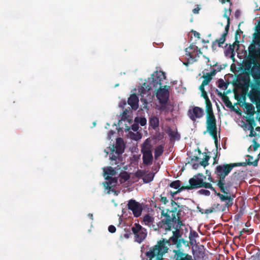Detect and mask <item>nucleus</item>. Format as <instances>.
Instances as JSON below:
<instances>
[{
  "instance_id": "nucleus-1",
  "label": "nucleus",
  "mask_w": 260,
  "mask_h": 260,
  "mask_svg": "<svg viewBox=\"0 0 260 260\" xmlns=\"http://www.w3.org/2000/svg\"><path fill=\"white\" fill-rule=\"evenodd\" d=\"M245 70L250 72L254 83L251 85V89L248 94L251 102L256 105L258 113L260 112V63L257 60L244 63Z\"/></svg>"
},
{
  "instance_id": "nucleus-2",
  "label": "nucleus",
  "mask_w": 260,
  "mask_h": 260,
  "mask_svg": "<svg viewBox=\"0 0 260 260\" xmlns=\"http://www.w3.org/2000/svg\"><path fill=\"white\" fill-rule=\"evenodd\" d=\"M171 204L172 206L171 210L168 209L165 211L162 207L161 216H164L165 218L160 221L157 224L159 228L164 229L166 231L171 230L173 226V220H175L177 217L181 215L182 211L179 205L174 200H171Z\"/></svg>"
},
{
  "instance_id": "nucleus-3",
  "label": "nucleus",
  "mask_w": 260,
  "mask_h": 260,
  "mask_svg": "<svg viewBox=\"0 0 260 260\" xmlns=\"http://www.w3.org/2000/svg\"><path fill=\"white\" fill-rule=\"evenodd\" d=\"M166 79L165 73L161 71H156L155 73L152 75V80L149 83H144L143 86L139 89L140 95L141 96V101L143 102L145 105L144 106L146 108L148 102L145 96L148 95L150 94V90H156L159 87L162 86L164 81Z\"/></svg>"
},
{
  "instance_id": "nucleus-4",
  "label": "nucleus",
  "mask_w": 260,
  "mask_h": 260,
  "mask_svg": "<svg viewBox=\"0 0 260 260\" xmlns=\"http://www.w3.org/2000/svg\"><path fill=\"white\" fill-rule=\"evenodd\" d=\"M206 177L202 173H198L189 179V185L182 186V189L192 190L195 188L204 187L215 191V188L210 183L205 182Z\"/></svg>"
},
{
  "instance_id": "nucleus-5",
  "label": "nucleus",
  "mask_w": 260,
  "mask_h": 260,
  "mask_svg": "<svg viewBox=\"0 0 260 260\" xmlns=\"http://www.w3.org/2000/svg\"><path fill=\"white\" fill-rule=\"evenodd\" d=\"M250 164L249 162L246 163H231L223 164L217 166L214 171L217 179L225 178L226 176L231 172L232 169L236 167H245L247 164ZM252 164V163H251Z\"/></svg>"
},
{
  "instance_id": "nucleus-6",
  "label": "nucleus",
  "mask_w": 260,
  "mask_h": 260,
  "mask_svg": "<svg viewBox=\"0 0 260 260\" xmlns=\"http://www.w3.org/2000/svg\"><path fill=\"white\" fill-rule=\"evenodd\" d=\"M168 248L165 245V240L159 241L157 244L150 248L149 251L146 252V255L151 260L156 256V260H163L162 255L167 253Z\"/></svg>"
},
{
  "instance_id": "nucleus-7",
  "label": "nucleus",
  "mask_w": 260,
  "mask_h": 260,
  "mask_svg": "<svg viewBox=\"0 0 260 260\" xmlns=\"http://www.w3.org/2000/svg\"><path fill=\"white\" fill-rule=\"evenodd\" d=\"M185 51L187 60L183 62V64L186 67L196 62L200 55L202 54L200 49L193 44H190L188 48H186Z\"/></svg>"
},
{
  "instance_id": "nucleus-8",
  "label": "nucleus",
  "mask_w": 260,
  "mask_h": 260,
  "mask_svg": "<svg viewBox=\"0 0 260 260\" xmlns=\"http://www.w3.org/2000/svg\"><path fill=\"white\" fill-rule=\"evenodd\" d=\"M124 144L123 139L121 138H118L116 140L115 145H112L111 148V152L110 158L111 161H112L111 163L112 165L118 164L117 159H119V156L124 152Z\"/></svg>"
},
{
  "instance_id": "nucleus-9",
  "label": "nucleus",
  "mask_w": 260,
  "mask_h": 260,
  "mask_svg": "<svg viewBox=\"0 0 260 260\" xmlns=\"http://www.w3.org/2000/svg\"><path fill=\"white\" fill-rule=\"evenodd\" d=\"M213 191L215 194L218 196L221 201L225 202L224 205H220V204H214L213 205V207L214 208V210H215V212L224 211H225L226 208H229L230 207L232 206L233 204V198L231 196H224L223 194L220 193V192H217L215 189V191Z\"/></svg>"
},
{
  "instance_id": "nucleus-10",
  "label": "nucleus",
  "mask_w": 260,
  "mask_h": 260,
  "mask_svg": "<svg viewBox=\"0 0 260 260\" xmlns=\"http://www.w3.org/2000/svg\"><path fill=\"white\" fill-rule=\"evenodd\" d=\"M131 231L134 235L136 242L141 243L147 236V231L139 223H135L132 227Z\"/></svg>"
},
{
  "instance_id": "nucleus-11",
  "label": "nucleus",
  "mask_w": 260,
  "mask_h": 260,
  "mask_svg": "<svg viewBox=\"0 0 260 260\" xmlns=\"http://www.w3.org/2000/svg\"><path fill=\"white\" fill-rule=\"evenodd\" d=\"M173 236L170 237L169 240L165 241V244H171V243H172V244L176 245L177 249H180L182 243L185 245H188L187 241L181 238V236L178 230L177 229L175 231L173 232Z\"/></svg>"
},
{
  "instance_id": "nucleus-12",
  "label": "nucleus",
  "mask_w": 260,
  "mask_h": 260,
  "mask_svg": "<svg viewBox=\"0 0 260 260\" xmlns=\"http://www.w3.org/2000/svg\"><path fill=\"white\" fill-rule=\"evenodd\" d=\"M168 87H169V86L164 85L154 90L156 92V97L161 104L166 105L169 100L170 94Z\"/></svg>"
},
{
  "instance_id": "nucleus-13",
  "label": "nucleus",
  "mask_w": 260,
  "mask_h": 260,
  "mask_svg": "<svg viewBox=\"0 0 260 260\" xmlns=\"http://www.w3.org/2000/svg\"><path fill=\"white\" fill-rule=\"evenodd\" d=\"M127 206L128 209L132 211L135 217H138L142 214L143 211L142 205L137 202L135 200H130Z\"/></svg>"
},
{
  "instance_id": "nucleus-14",
  "label": "nucleus",
  "mask_w": 260,
  "mask_h": 260,
  "mask_svg": "<svg viewBox=\"0 0 260 260\" xmlns=\"http://www.w3.org/2000/svg\"><path fill=\"white\" fill-rule=\"evenodd\" d=\"M216 183L220 191L224 193L223 195L231 196V188L233 184L231 181L226 182L225 178H223L217 179Z\"/></svg>"
},
{
  "instance_id": "nucleus-15",
  "label": "nucleus",
  "mask_w": 260,
  "mask_h": 260,
  "mask_svg": "<svg viewBox=\"0 0 260 260\" xmlns=\"http://www.w3.org/2000/svg\"><path fill=\"white\" fill-rule=\"evenodd\" d=\"M230 25V22L229 20L227 22V24L225 27V30L224 32L222 34L221 37L219 39H216L214 41L212 42V48L213 49H215L216 45H218L219 47H221L222 44H223L225 41V38L228 35V31L229 30V27Z\"/></svg>"
},
{
  "instance_id": "nucleus-16",
  "label": "nucleus",
  "mask_w": 260,
  "mask_h": 260,
  "mask_svg": "<svg viewBox=\"0 0 260 260\" xmlns=\"http://www.w3.org/2000/svg\"><path fill=\"white\" fill-rule=\"evenodd\" d=\"M206 127L209 133L217 131L216 120L214 114L207 115Z\"/></svg>"
},
{
  "instance_id": "nucleus-17",
  "label": "nucleus",
  "mask_w": 260,
  "mask_h": 260,
  "mask_svg": "<svg viewBox=\"0 0 260 260\" xmlns=\"http://www.w3.org/2000/svg\"><path fill=\"white\" fill-rule=\"evenodd\" d=\"M204 115V110L199 107H194L192 110H189L188 116L191 120L194 121L197 118H200Z\"/></svg>"
},
{
  "instance_id": "nucleus-18",
  "label": "nucleus",
  "mask_w": 260,
  "mask_h": 260,
  "mask_svg": "<svg viewBox=\"0 0 260 260\" xmlns=\"http://www.w3.org/2000/svg\"><path fill=\"white\" fill-rule=\"evenodd\" d=\"M173 252L174 260H193L191 255L184 252L181 249L174 250Z\"/></svg>"
},
{
  "instance_id": "nucleus-19",
  "label": "nucleus",
  "mask_w": 260,
  "mask_h": 260,
  "mask_svg": "<svg viewBox=\"0 0 260 260\" xmlns=\"http://www.w3.org/2000/svg\"><path fill=\"white\" fill-rule=\"evenodd\" d=\"M105 179L108 180V181L103 182V185L106 189L109 190L108 193H110V191L111 190L112 187L116 185L117 179L116 178H112L108 176Z\"/></svg>"
},
{
  "instance_id": "nucleus-20",
  "label": "nucleus",
  "mask_w": 260,
  "mask_h": 260,
  "mask_svg": "<svg viewBox=\"0 0 260 260\" xmlns=\"http://www.w3.org/2000/svg\"><path fill=\"white\" fill-rule=\"evenodd\" d=\"M139 99L135 94H132L128 99L127 103L134 110H137L138 108Z\"/></svg>"
},
{
  "instance_id": "nucleus-21",
  "label": "nucleus",
  "mask_w": 260,
  "mask_h": 260,
  "mask_svg": "<svg viewBox=\"0 0 260 260\" xmlns=\"http://www.w3.org/2000/svg\"><path fill=\"white\" fill-rule=\"evenodd\" d=\"M142 159L143 164L146 166H149L152 165L153 159L152 153H142Z\"/></svg>"
},
{
  "instance_id": "nucleus-22",
  "label": "nucleus",
  "mask_w": 260,
  "mask_h": 260,
  "mask_svg": "<svg viewBox=\"0 0 260 260\" xmlns=\"http://www.w3.org/2000/svg\"><path fill=\"white\" fill-rule=\"evenodd\" d=\"M217 94L221 98L222 102L227 107L231 108L233 110L236 111L233 106L232 102L230 101L229 97L226 96L224 93H222L221 92L218 91Z\"/></svg>"
},
{
  "instance_id": "nucleus-23",
  "label": "nucleus",
  "mask_w": 260,
  "mask_h": 260,
  "mask_svg": "<svg viewBox=\"0 0 260 260\" xmlns=\"http://www.w3.org/2000/svg\"><path fill=\"white\" fill-rule=\"evenodd\" d=\"M152 147L151 141L147 139L142 145L141 150L142 153L152 152Z\"/></svg>"
},
{
  "instance_id": "nucleus-24",
  "label": "nucleus",
  "mask_w": 260,
  "mask_h": 260,
  "mask_svg": "<svg viewBox=\"0 0 260 260\" xmlns=\"http://www.w3.org/2000/svg\"><path fill=\"white\" fill-rule=\"evenodd\" d=\"M260 51H251L249 52L247 56V59L245 61L244 63H247L251 62H254L255 60H257L259 52Z\"/></svg>"
},
{
  "instance_id": "nucleus-25",
  "label": "nucleus",
  "mask_w": 260,
  "mask_h": 260,
  "mask_svg": "<svg viewBox=\"0 0 260 260\" xmlns=\"http://www.w3.org/2000/svg\"><path fill=\"white\" fill-rule=\"evenodd\" d=\"M244 107L246 110L247 114L249 115L250 117L253 116L255 112L254 107L253 105L245 103L244 104Z\"/></svg>"
},
{
  "instance_id": "nucleus-26",
  "label": "nucleus",
  "mask_w": 260,
  "mask_h": 260,
  "mask_svg": "<svg viewBox=\"0 0 260 260\" xmlns=\"http://www.w3.org/2000/svg\"><path fill=\"white\" fill-rule=\"evenodd\" d=\"M159 122V118L156 116H152L149 118V125L154 129L158 126Z\"/></svg>"
},
{
  "instance_id": "nucleus-27",
  "label": "nucleus",
  "mask_w": 260,
  "mask_h": 260,
  "mask_svg": "<svg viewBox=\"0 0 260 260\" xmlns=\"http://www.w3.org/2000/svg\"><path fill=\"white\" fill-rule=\"evenodd\" d=\"M154 218L151 216L150 214L145 215L143 219V221L145 225L150 226L154 222Z\"/></svg>"
},
{
  "instance_id": "nucleus-28",
  "label": "nucleus",
  "mask_w": 260,
  "mask_h": 260,
  "mask_svg": "<svg viewBox=\"0 0 260 260\" xmlns=\"http://www.w3.org/2000/svg\"><path fill=\"white\" fill-rule=\"evenodd\" d=\"M164 146L160 145L155 147L154 151V158L156 160L164 152Z\"/></svg>"
},
{
  "instance_id": "nucleus-29",
  "label": "nucleus",
  "mask_w": 260,
  "mask_h": 260,
  "mask_svg": "<svg viewBox=\"0 0 260 260\" xmlns=\"http://www.w3.org/2000/svg\"><path fill=\"white\" fill-rule=\"evenodd\" d=\"M168 135L170 137L171 140H179L180 139V136L178 134V132L170 129L168 132Z\"/></svg>"
},
{
  "instance_id": "nucleus-30",
  "label": "nucleus",
  "mask_w": 260,
  "mask_h": 260,
  "mask_svg": "<svg viewBox=\"0 0 260 260\" xmlns=\"http://www.w3.org/2000/svg\"><path fill=\"white\" fill-rule=\"evenodd\" d=\"M248 124L245 125V127L246 129H254V126L256 125V123L253 117L252 118H248L246 120Z\"/></svg>"
},
{
  "instance_id": "nucleus-31",
  "label": "nucleus",
  "mask_w": 260,
  "mask_h": 260,
  "mask_svg": "<svg viewBox=\"0 0 260 260\" xmlns=\"http://www.w3.org/2000/svg\"><path fill=\"white\" fill-rule=\"evenodd\" d=\"M207 115L214 114L212 110V104L210 100L205 101Z\"/></svg>"
},
{
  "instance_id": "nucleus-32",
  "label": "nucleus",
  "mask_w": 260,
  "mask_h": 260,
  "mask_svg": "<svg viewBox=\"0 0 260 260\" xmlns=\"http://www.w3.org/2000/svg\"><path fill=\"white\" fill-rule=\"evenodd\" d=\"M198 236V234L196 232L190 231L189 235V239L191 245H193L194 242H196L195 239Z\"/></svg>"
},
{
  "instance_id": "nucleus-33",
  "label": "nucleus",
  "mask_w": 260,
  "mask_h": 260,
  "mask_svg": "<svg viewBox=\"0 0 260 260\" xmlns=\"http://www.w3.org/2000/svg\"><path fill=\"white\" fill-rule=\"evenodd\" d=\"M205 157L203 159V160L200 161V165L204 168L209 165L208 161L210 158V156L207 155V153L205 152Z\"/></svg>"
},
{
  "instance_id": "nucleus-34",
  "label": "nucleus",
  "mask_w": 260,
  "mask_h": 260,
  "mask_svg": "<svg viewBox=\"0 0 260 260\" xmlns=\"http://www.w3.org/2000/svg\"><path fill=\"white\" fill-rule=\"evenodd\" d=\"M154 175L152 173H148L144 176L143 180L144 183H148L153 180Z\"/></svg>"
},
{
  "instance_id": "nucleus-35",
  "label": "nucleus",
  "mask_w": 260,
  "mask_h": 260,
  "mask_svg": "<svg viewBox=\"0 0 260 260\" xmlns=\"http://www.w3.org/2000/svg\"><path fill=\"white\" fill-rule=\"evenodd\" d=\"M116 174V171L111 167H108L106 169L104 170V174L108 175L114 176Z\"/></svg>"
},
{
  "instance_id": "nucleus-36",
  "label": "nucleus",
  "mask_w": 260,
  "mask_h": 260,
  "mask_svg": "<svg viewBox=\"0 0 260 260\" xmlns=\"http://www.w3.org/2000/svg\"><path fill=\"white\" fill-rule=\"evenodd\" d=\"M247 156L248 157H249L248 159H246V161L245 162H242V163H246V162H249L250 163H252V164H247V165H249V166L252 165L253 166H256L257 165V160L256 159V160H254L253 161H251V160L253 159V157L249 155H247Z\"/></svg>"
},
{
  "instance_id": "nucleus-37",
  "label": "nucleus",
  "mask_w": 260,
  "mask_h": 260,
  "mask_svg": "<svg viewBox=\"0 0 260 260\" xmlns=\"http://www.w3.org/2000/svg\"><path fill=\"white\" fill-rule=\"evenodd\" d=\"M181 185L180 181L179 180H176L172 182L170 184V186L172 188H175V189H179L180 188Z\"/></svg>"
},
{
  "instance_id": "nucleus-38",
  "label": "nucleus",
  "mask_w": 260,
  "mask_h": 260,
  "mask_svg": "<svg viewBox=\"0 0 260 260\" xmlns=\"http://www.w3.org/2000/svg\"><path fill=\"white\" fill-rule=\"evenodd\" d=\"M203 78H204V80L202 82V83L205 85H208L210 81L212 80V78L209 76L207 73L206 75H204L203 76Z\"/></svg>"
},
{
  "instance_id": "nucleus-39",
  "label": "nucleus",
  "mask_w": 260,
  "mask_h": 260,
  "mask_svg": "<svg viewBox=\"0 0 260 260\" xmlns=\"http://www.w3.org/2000/svg\"><path fill=\"white\" fill-rule=\"evenodd\" d=\"M232 12V9L231 8H229L228 10L225 9L224 10V13L223 14V17L226 18L227 19V22H228L229 19V22H230V15H231Z\"/></svg>"
},
{
  "instance_id": "nucleus-40",
  "label": "nucleus",
  "mask_w": 260,
  "mask_h": 260,
  "mask_svg": "<svg viewBox=\"0 0 260 260\" xmlns=\"http://www.w3.org/2000/svg\"><path fill=\"white\" fill-rule=\"evenodd\" d=\"M220 156V153L218 152L217 151V149H215V155L213 157V165L217 164L218 163V158Z\"/></svg>"
},
{
  "instance_id": "nucleus-41",
  "label": "nucleus",
  "mask_w": 260,
  "mask_h": 260,
  "mask_svg": "<svg viewBox=\"0 0 260 260\" xmlns=\"http://www.w3.org/2000/svg\"><path fill=\"white\" fill-rule=\"evenodd\" d=\"M218 87L220 88H224L225 89L228 84L224 82V81L222 79H219L218 81Z\"/></svg>"
},
{
  "instance_id": "nucleus-42",
  "label": "nucleus",
  "mask_w": 260,
  "mask_h": 260,
  "mask_svg": "<svg viewBox=\"0 0 260 260\" xmlns=\"http://www.w3.org/2000/svg\"><path fill=\"white\" fill-rule=\"evenodd\" d=\"M174 223H177L178 225L180 228L182 225H183L182 221L181 220V218L180 216L177 217L175 220H173V224Z\"/></svg>"
},
{
  "instance_id": "nucleus-43",
  "label": "nucleus",
  "mask_w": 260,
  "mask_h": 260,
  "mask_svg": "<svg viewBox=\"0 0 260 260\" xmlns=\"http://www.w3.org/2000/svg\"><path fill=\"white\" fill-rule=\"evenodd\" d=\"M125 231L126 232V233L124 234L123 235H121L120 236V238L121 239H128L131 235H132V233H131V232L128 230H127V231H126V229H125Z\"/></svg>"
},
{
  "instance_id": "nucleus-44",
  "label": "nucleus",
  "mask_w": 260,
  "mask_h": 260,
  "mask_svg": "<svg viewBox=\"0 0 260 260\" xmlns=\"http://www.w3.org/2000/svg\"><path fill=\"white\" fill-rule=\"evenodd\" d=\"M252 143L253 151H256L257 149V148L260 146V144L257 142L256 139H253Z\"/></svg>"
},
{
  "instance_id": "nucleus-45",
  "label": "nucleus",
  "mask_w": 260,
  "mask_h": 260,
  "mask_svg": "<svg viewBox=\"0 0 260 260\" xmlns=\"http://www.w3.org/2000/svg\"><path fill=\"white\" fill-rule=\"evenodd\" d=\"M199 193L201 194L205 195L206 196H209L210 195V191L204 189L200 190L199 191Z\"/></svg>"
},
{
  "instance_id": "nucleus-46",
  "label": "nucleus",
  "mask_w": 260,
  "mask_h": 260,
  "mask_svg": "<svg viewBox=\"0 0 260 260\" xmlns=\"http://www.w3.org/2000/svg\"><path fill=\"white\" fill-rule=\"evenodd\" d=\"M248 51L251 52V51H260V50H257L256 49L255 46L254 44H250L248 47Z\"/></svg>"
},
{
  "instance_id": "nucleus-47",
  "label": "nucleus",
  "mask_w": 260,
  "mask_h": 260,
  "mask_svg": "<svg viewBox=\"0 0 260 260\" xmlns=\"http://www.w3.org/2000/svg\"><path fill=\"white\" fill-rule=\"evenodd\" d=\"M240 33H243V31L240 29L238 28V29L236 31L235 34V43H239V41L238 40V35H239Z\"/></svg>"
},
{
  "instance_id": "nucleus-48",
  "label": "nucleus",
  "mask_w": 260,
  "mask_h": 260,
  "mask_svg": "<svg viewBox=\"0 0 260 260\" xmlns=\"http://www.w3.org/2000/svg\"><path fill=\"white\" fill-rule=\"evenodd\" d=\"M241 80L244 82V84L246 85H248L249 83V78L248 77L247 78L246 77H244V76H242L241 77Z\"/></svg>"
},
{
  "instance_id": "nucleus-49",
  "label": "nucleus",
  "mask_w": 260,
  "mask_h": 260,
  "mask_svg": "<svg viewBox=\"0 0 260 260\" xmlns=\"http://www.w3.org/2000/svg\"><path fill=\"white\" fill-rule=\"evenodd\" d=\"M139 122L141 126H144L146 124L147 120L145 117H141L140 118Z\"/></svg>"
},
{
  "instance_id": "nucleus-50",
  "label": "nucleus",
  "mask_w": 260,
  "mask_h": 260,
  "mask_svg": "<svg viewBox=\"0 0 260 260\" xmlns=\"http://www.w3.org/2000/svg\"><path fill=\"white\" fill-rule=\"evenodd\" d=\"M217 130L209 133L210 135L212 137L214 141L218 140L217 136Z\"/></svg>"
},
{
  "instance_id": "nucleus-51",
  "label": "nucleus",
  "mask_w": 260,
  "mask_h": 260,
  "mask_svg": "<svg viewBox=\"0 0 260 260\" xmlns=\"http://www.w3.org/2000/svg\"><path fill=\"white\" fill-rule=\"evenodd\" d=\"M116 229L114 225H110L108 227V231L111 233H114L116 232Z\"/></svg>"
},
{
  "instance_id": "nucleus-52",
  "label": "nucleus",
  "mask_w": 260,
  "mask_h": 260,
  "mask_svg": "<svg viewBox=\"0 0 260 260\" xmlns=\"http://www.w3.org/2000/svg\"><path fill=\"white\" fill-rule=\"evenodd\" d=\"M139 125L138 123H134L131 126V129L134 132H137L139 129Z\"/></svg>"
},
{
  "instance_id": "nucleus-53",
  "label": "nucleus",
  "mask_w": 260,
  "mask_h": 260,
  "mask_svg": "<svg viewBox=\"0 0 260 260\" xmlns=\"http://www.w3.org/2000/svg\"><path fill=\"white\" fill-rule=\"evenodd\" d=\"M212 212H215V210H214L213 206L209 209H206L204 212V213L207 214L211 213Z\"/></svg>"
},
{
  "instance_id": "nucleus-54",
  "label": "nucleus",
  "mask_w": 260,
  "mask_h": 260,
  "mask_svg": "<svg viewBox=\"0 0 260 260\" xmlns=\"http://www.w3.org/2000/svg\"><path fill=\"white\" fill-rule=\"evenodd\" d=\"M127 118V111L126 110H125L122 112L121 119L125 120Z\"/></svg>"
},
{
  "instance_id": "nucleus-55",
  "label": "nucleus",
  "mask_w": 260,
  "mask_h": 260,
  "mask_svg": "<svg viewBox=\"0 0 260 260\" xmlns=\"http://www.w3.org/2000/svg\"><path fill=\"white\" fill-rule=\"evenodd\" d=\"M248 130L250 131V134L249 135V136L250 137H253L256 136V133L254 131V129H247Z\"/></svg>"
},
{
  "instance_id": "nucleus-56",
  "label": "nucleus",
  "mask_w": 260,
  "mask_h": 260,
  "mask_svg": "<svg viewBox=\"0 0 260 260\" xmlns=\"http://www.w3.org/2000/svg\"><path fill=\"white\" fill-rule=\"evenodd\" d=\"M201 95H202V96H203L204 98V99L205 100V101L210 100L206 91L202 92Z\"/></svg>"
},
{
  "instance_id": "nucleus-57",
  "label": "nucleus",
  "mask_w": 260,
  "mask_h": 260,
  "mask_svg": "<svg viewBox=\"0 0 260 260\" xmlns=\"http://www.w3.org/2000/svg\"><path fill=\"white\" fill-rule=\"evenodd\" d=\"M160 201L164 204H166L168 202L167 198L165 197H161Z\"/></svg>"
},
{
  "instance_id": "nucleus-58",
  "label": "nucleus",
  "mask_w": 260,
  "mask_h": 260,
  "mask_svg": "<svg viewBox=\"0 0 260 260\" xmlns=\"http://www.w3.org/2000/svg\"><path fill=\"white\" fill-rule=\"evenodd\" d=\"M217 70L214 69L210 72L207 73V74L212 78V76H214Z\"/></svg>"
},
{
  "instance_id": "nucleus-59",
  "label": "nucleus",
  "mask_w": 260,
  "mask_h": 260,
  "mask_svg": "<svg viewBox=\"0 0 260 260\" xmlns=\"http://www.w3.org/2000/svg\"><path fill=\"white\" fill-rule=\"evenodd\" d=\"M193 34V36L194 37L197 38L198 39L200 38V34L196 31L192 30V31Z\"/></svg>"
},
{
  "instance_id": "nucleus-60",
  "label": "nucleus",
  "mask_w": 260,
  "mask_h": 260,
  "mask_svg": "<svg viewBox=\"0 0 260 260\" xmlns=\"http://www.w3.org/2000/svg\"><path fill=\"white\" fill-rule=\"evenodd\" d=\"M183 189H182V186L178 189L175 192H171V195L173 197L175 194H177L178 192H180L181 191L183 190Z\"/></svg>"
},
{
  "instance_id": "nucleus-61",
  "label": "nucleus",
  "mask_w": 260,
  "mask_h": 260,
  "mask_svg": "<svg viewBox=\"0 0 260 260\" xmlns=\"http://www.w3.org/2000/svg\"><path fill=\"white\" fill-rule=\"evenodd\" d=\"M260 37V31L256 32L253 34V38L255 39H258Z\"/></svg>"
},
{
  "instance_id": "nucleus-62",
  "label": "nucleus",
  "mask_w": 260,
  "mask_h": 260,
  "mask_svg": "<svg viewBox=\"0 0 260 260\" xmlns=\"http://www.w3.org/2000/svg\"><path fill=\"white\" fill-rule=\"evenodd\" d=\"M206 85L204 84L203 83H202L201 85L200 86L199 89L201 90V92H203V91H205L204 87Z\"/></svg>"
},
{
  "instance_id": "nucleus-63",
  "label": "nucleus",
  "mask_w": 260,
  "mask_h": 260,
  "mask_svg": "<svg viewBox=\"0 0 260 260\" xmlns=\"http://www.w3.org/2000/svg\"><path fill=\"white\" fill-rule=\"evenodd\" d=\"M200 10V8L198 6L197 8L192 10V12L194 14H198Z\"/></svg>"
},
{
  "instance_id": "nucleus-64",
  "label": "nucleus",
  "mask_w": 260,
  "mask_h": 260,
  "mask_svg": "<svg viewBox=\"0 0 260 260\" xmlns=\"http://www.w3.org/2000/svg\"><path fill=\"white\" fill-rule=\"evenodd\" d=\"M240 15V11L238 10H236L235 13V16L236 18H238Z\"/></svg>"
}]
</instances>
